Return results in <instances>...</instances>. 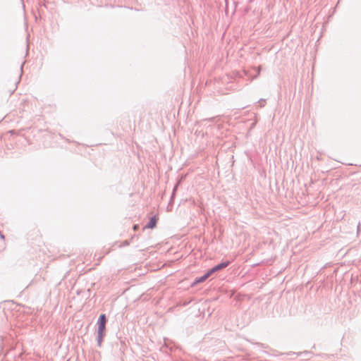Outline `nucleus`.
Masks as SVG:
<instances>
[{
    "mask_svg": "<svg viewBox=\"0 0 361 361\" xmlns=\"http://www.w3.org/2000/svg\"><path fill=\"white\" fill-rule=\"evenodd\" d=\"M229 263L230 262L228 261L221 262V263L214 266L209 271L210 274H212L213 273H214L216 271H220V270L226 268L229 264Z\"/></svg>",
    "mask_w": 361,
    "mask_h": 361,
    "instance_id": "f257e3e1",
    "label": "nucleus"
},
{
    "mask_svg": "<svg viewBox=\"0 0 361 361\" xmlns=\"http://www.w3.org/2000/svg\"><path fill=\"white\" fill-rule=\"evenodd\" d=\"M212 274H210L209 271H207V273H206L204 275H203L202 276L200 277V278H197L195 281V283H202L203 281H204L206 279H207Z\"/></svg>",
    "mask_w": 361,
    "mask_h": 361,
    "instance_id": "f03ea898",
    "label": "nucleus"
},
{
    "mask_svg": "<svg viewBox=\"0 0 361 361\" xmlns=\"http://www.w3.org/2000/svg\"><path fill=\"white\" fill-rule=\"evenodd\" d=\"M156 224H157V219L155 216H153V217L150 218L149 221L145 226V227L148 228H153L156 226Z\"/></svg>",
    "mask_w": 361,
    "mask_h": 361,
    "instance_id": "7ed1b4c3",
    "label": "nucleus"
},
{
    "mask_svg": "<svg viewBox=\"0 0 361 361\" xmlns=\"http://www.w3.org/2000/svg\"><path fill=\"white\" fill-rule=\"evenodd\" d=\"M106 324H98V334H105Z\"/></svg>",
    "mask_w": 361,
    "mask_h": 361,
    "instance_id": "20e7f679",
    "label": "nucleus"
},
{
    "mask_svg": "<svg viewBox=\"0 0 361 361\" xmlns=\"http://www.w3.org/2000/svg\"><path fill=\"white\" fill-rule=\"evenodd\" d=\"M106 319L105 314H102L99 316L98 319V324H106Z\"/></svg>",
    "mask_w": 361,
    "mask_h": 361,
    "instance_id": "39448f33",
    "label": "nucleus"
},
{
    "mask_svg": "<svg viewBox=\"0 0 361 361\" xmlns=\"http://www.w3.org/2000/svg\"><path fill=\"white\" fill-rule=\"evenodd\" d=\"M105 334H97V343H98V345H101L102 343V341H103V338L104 337Z\"/></svg>",
    "mask_w": 361,
    "mask_h": 361,
    "instance_id": "423d86ee",
    "label": "nucleus"
},
{
    "mask_svg": "<svg viewBox=\"0 0 361 361\" xmlns=\"http://www.w3.org/2000/svg\"><path fill=\"white\" fill-rule=\"evenodd\" d=\"M258 102L260 104V106H264V103H265V99H261Z\"/></svg>",
    "mask_w": 361,
    "mask_h": 361,
    "instance_id": "0eeeda50",
    "label": "nucleus"
},
{
    "mask_svg": "<svg viewBox=\"0 0 361 361\" xmlns=\"http://www.w3.org/2000/svg\"><path fill=\"white\" fill-rule=\"evenodd\" d=\"M137 227H138V226H137V225H135V226H133V228H134V229H135H135H137Z\"/></svg>",
    "mask_w": 361,
    "mask_h": 361,
    "instance_id": "6e6552de",
    "label": "nucleus"
},
{
    "mask_svg": "<svg viewBox=\"0 0 361 361\" xmlns=\"http://www.w3.org/2000/svg\"><path fill=\"white\" fill-rule=\"evenodd\" d=\"M257 74H259V67L258 68Z\"/></svg>",
    "mask_w": 361,
    "mask_h": 361,
    "instance_id": "1a4fd4ad",
    "label": "nucleus"
},
{
    "mask_svg": "<svg viewBox=\"0 0 361 361\" xmlns=\"http://www.w3.org/2000/svg\"><path fill=\"white\" fill-rule=\"evenodd\" d=\"M0 236H1V238H4V235H3L1 233H0Z\"/></svg>",
    "mask_w": 361,
    "mask_h": 361,
    "instance_id": "9d476101",
    "label": "nucleus"
}]
</instances>
